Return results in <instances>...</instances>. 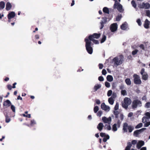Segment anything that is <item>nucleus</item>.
<instances>
[{"label": "nucleus", "instance_id": "f257e3e1", "mask_svg": "<svg viewBox=\"0 0 150 150\" xmlns=\"http://www.w3.org/2000/svg\"><path fill=\"white\" fill-rule=\"evenodd\" d=\"M123 61L124 57L122 55H119V58L116 57L112 59V61L114 62V65L116 67L122 64Z\"/></svg>", "mask_w": 150, "mask_h": 150}, {"label": "nucleus", "instance_id": "f03ea898", "mask_svg": "<svg viewBox=\"0 0 150 150\" xmlns=\"http://www.w3.org/2000/svg\"><path fill=\"white\" fill-rule=\"evenodd\" d=\"M85 41L86 42L85 47L87 52L89 54H91L93 52V48L91 47V42L87 38H85Z\"/></svg>", "mask_w": 150, "mask_h": 150}, {"label": "nucleus", "instance_id": "7ed1b4c3", "mask_svg": "<svg viewBox=\"0 0 150 150\" xmlns=\"http://www.w3.org/2000/svg\"><path fill=\"white\" fill-rule=\"evenodd\" d=\"M131 106L132 108L134 110L137 108L141 107L142 102L140 100L138 99L134 100L132 102Z\"/></svg>", "mask_w": 150, "mask_h": 150}, {"label": "nucleus", "instance_id": "20e7f679", "mask_svg": "<svg viewBox=\"0 0 150 150\" xmlns=\"http://www.w3.org/2000/svg\"><path fill=\"white\" fill-rule=\"evenodd\" d=\"M127 128L129 132H131L134 129L133 126L131 125H128V124L126 122L123 123V132H127Z\"/></svg>", "mask_w": 150, "mask_h": 150}, {"label": "nucleus", "instance_id": "39448f33", "mask_svg": "<svg viewBox=\"0 0 150 150\" xmlns=\"http://www.w3.org/2000/svg\"><path fill=\"white\" fill-rule=\"evenodd\" d=\"M131 100L130 98L125 97L124 99L123 102L122 103V106L123 108L127 110L128 106L131 104Z\"/></svg>", "mask_w": 150, "mask_h": 150}, {"label": "nucleus", "instance_id": "423d86ee", "mask_svg": "<svg viewBox=\"0 0 150 150\" xmlns=\"http://www.w3.org/2000/svg\"><path fill=\"white\" fill-rule=\"evenodd\" d=\"M113 8L114 9L117 8L120 12H122L123 11L122 5L117 1H115L113 6Z\"/></svg>", "mask_w": 150, "mask_h": 150}, {"label": "nucleus", "instance_id": "0eeeda50", "mask_svg": "<svg viewBox=\"0 0 150 150\" xmlns=\"http://www.w3.org/2000/svg\"><path fill=\"white\" fill-rule=\"evenodd\" d=\"M138 7L140 9H148L150 8V4L148 3L143 2L138 5Z\"/></svg>", "mask_w": 150, "mask_h": 150}, {"label": "nucleus", "instance_id": "6e6552de", "mask_svg": "<svg viewBox=\"0 0 150 150\" xmlns=\"http://www.w3.org/2000/svg\"><path fill=\"white\" fill-rule=\"evenodd\" d=\"M133 77L134 78V81L135 84L138 85L141 83V81L140 77L138 75L135 74L133 75Z\"/></svg>", "mask_w": 150, "mask_h": 150}, {"label": "nucleus", "instance_id": "1a4fd4ad", "mask_svg": "<svg viewBox=\"0 0 150 150\" xmlns=\"http://www.w3.org/2000/svg\"><path fill=\"white\" fill-rule=\"evenodd\" d=\"M146 129L145 128H143L139 129L135 131L133 133V135L135 137H138V135Z\"/></svg>", "mask_w": 150, "mask_h": 150}, {"label": "nucleus", "instance_id": "9d476101", "mask_svg": "<svg viewBox=\"0 0 150 150\" xmlns=\"http://www.w3.org/2000/svg\"><path fill=\"white\" fill-rule=\"evenodd\" d=\"M102 120L104 123L110 125L111 122L112 118L110 117L107 118L106 117L104 116L102 117Z\"/></svg>", "mask_w": 150, "mask_h": 150}, {"label": "nucleus", "instance_id": "9b49d317", "mask_svg": "<svg viewBox=\"0 0 150 150\" xmlns=\"http://www.w3.org/2000/svg\"><path fill=\"white\" fill-rule=\"evenodd\" d=\"M108 18L105 17H103L102 18V20L100 22V29H102L103 28L104 26V24H105L107 22V19Z\"/></svg>", "mask_w": 150, "mask_h": 150}, {"label": "nucleus", "instance_id": "f8f14e48", "mask_svg": "<svg viewBox=\"0 0 150 150\" xmlns=\"http://www.w3.org/2000/svg\"><path fill=\"white\" fill-rule=\"evenodd\" d=\"M100 33H94L92 35H89L88 36V39L89 40H92V39L94 38L98 39L100 37Z\"/></svg>", "mask_w": 150, "mask_h": 150}, {"label": "nucleus", "instance_id": "ddd939ff", "mask_svg": "<svg viewBox=\"0 0 150 150\" xmlns=\"http://www.w3.org/2000/svg\"><path fill=\"white\" fill-rule=\"evenodd\" d=\"M117 23H114L112 24L110 26V30L112 32H114L117 30Z\"/></svg>", "mask_w": 150, "mask_h": 150}, {"label": "nucleus", "instance_id": "4468645a", "mask_svg": "<svg viewBox=\"0 0 150 150\" xmlns=\"http://www.w3.org/2000/svg\"><path fill=\"white\" fill-rule=\"evenodd\" d=\"M101 108L106 112H108L110 110V107L109 106L106 105L104 103H102L101 105Z\"/></svg>", "mask_w": 150, "mask_h": 150}, {"label": "nucleus", "instance_id": "2eb2a0df", "mask_svg": "<svg viewBox=\"0 0 150 150\" xmlns=\"http://www.w3.org/2000/svg\"><path fill=\"white\" fill-rule=\"evenodd\" d=\"M120 119L121 120H120L119 119H118L117 122V123H116L117 125V127L118 128L120 127L122 121L124 119V115L123 114H120Z\"/></svg>", "mask_w": 150, "mask_h": 150}, {"label": "nucleus", "instance_id": "dca6fc26", "mask_svg": "<svg viewBox=\"0 0 150 150\" xmlns=\"http://www.w3.org/2000/svg\"><path fill=\"white\" fill-rule=\"evenodd\" d=\"M144 144V141L142 140L139 141L137 144V149H139Z\"/></svg>", "mask_w": 150, "mask_h": 150}, {"label": "nucleus", "instance_id": "f3484780", "mask_svg": "<svg viewBox=\"0 0 150 150\" xmlns=\"http://www.w3.org/2000/svg\"><path fill=\"white\" fill-rule=\"evenodd\" d=\"M15 16V13L13 11H11L9 13L8 15V19H11L14 18Z\"/></svg>", "mask_w": 150, "mask_h": 150}, {"label": "nucleus", "instance_id": "a211bd4d", "mask_svg": "<svg viewBox=\"0 0 150 150\" xmlns=\"http://www.w3.org/2000/svg\"><path fill=\"white\" fill-rule=\"evenodd\" d=\"M101 87V84H96L93 88V92H96L98 89H100Z\"/></svg>", "mask_w": 150, "mask_h": 150}, {"label": "nucleus", "instance_id": "6ab92c4d", "mask_svg": "<svg viewBox=\"0 0 150 150\" xmlns=\"http://www.w3.org/2000/svg\"><path fill=\"white\" fill-rule=\"evenodd\" d=\"M11 105V103L9 100H7L3 103V106H6L7 107H9Z\"/></svg>", "mask_w": 150, "mask_h": 150}, {"label": "nucleus", "instance_id": "aec40b11", "mask_svg": "<svg viewBox=\"0 0 150 150\" xmlns=\"http://www.w3.org/2000/svg\"><path fill=\"white\" fill-rule=\"evenodd\" d=\"M121 28L123 30H126L127 27V23L126 22H125L121 25Z\"/></svg>", "mask_w": 150, "mask_h": 150}, {"label": "nucleus", "instance_id": "412c9836", "mask_svg": "<svg viewBox=\"0 0 150 150\" xmlns=\"http://www.w3.org/2000/svg\"><path fill=\"white\" fill-rule=\"evenodd\" d=\"M149 21L147 19H146L144 24V27L145 28L148 29L149 28Z\"/></svg>", "mask_w": 150, "mask_h": 150}, {"label": "nucleus", "instance_id": "4be33fe9", "mask_svg": "<svg viewBox=\"0 0 150 150\" xmlns=\"http://www.w3.org/2000/svg\"><path fill=\"white\" fill-rule=\"evenodd\" d=\"M104 126L103 123L102 122H100L97 125V128L100 131H101L102 130Z\"/></svg>", "mask_w": 150, "mask_h": 150}, {"label": "nucleus", "instance_id": "5701e85b", "mask_svg": "<svg viewBox=\"0 0 150 150\" xmlns=\"http://www.w3.org/2000/svg\"><path fill=\"white\" fill-rule=\"evenodd\" d=\"M12 7V5L9 2H7L6 4V9L7 11L10 10Z\"/></svg>", "mask_w": 150, "mask_h": 150}, {"label": "nucleus", "instance_id": "b1692460", "mask_svg": "<svg viewBox=\"0 0 150 150\" xmlns=\"http://www.w3.org/2000/svg\"><path fill=\"white\" fill-rule=\"evenodd\" d=\"M114 98L113 96V95L110 97L108 98V101L109 103L111 105H113L114 103V100L113 98Z\"/></svg>", "mask_w": 150, "mask_h": 150}, {"label": "nucleus", "instance_id": "393cba45", "mask_svg": "<svg viewBox=\"0 0 150 150\" xmlns=\"http://www.w3.org/2000/svg\"><path fill=\"white\" fill-rule=\"evenodd\" d=\"M117 126L116 123L114 124L112 126V130L113 132H116L117 130Z\"/></svg>", "mask_w": 150, "mask_h": 150}, {"label": "nucleus", "instance_id": "a878e982", "mask_svg": "<svg viewBox=\"0 0 150 150\" xmlns=\"http://www.w3.org/2000/svg\"><path fill=\"white\" fill-rule=\"evenodd\" d=\"M132 146L131 143L130 142H128L127 145L126 147L125 150H130L131 147Z\"/></svg>", "mask_w": 150, "mask_h": 150}, {"label": "nucleus", "instance_id": "bb28decb", "mask_svg": "<svg viewBox=\"0 0 150 150\" xmlns=\"http://www.w3.org/2000/svg\"><path fill=\"white\" fill-rule=\"evenodd\" d=\"M106 79L109 82L112 81L113 79L112 76L110 75H108L107 76Z\"/></svg>", "mask_w": 150, "mask_h": 150}, {"label": "nucleus", "instance_id": "cd10ccee", "mask_svg": "<svg viewBox=\"0 0 150 150\" xmlns=\"http://www.w3.org/2000/svg\"><path fill=\"white\" fill-rule=\"evenodd\" d=\"M104 13L109 14V8L107 7H104L103 9Z\"/></svg>", "mask_w": 150, "mask_h": 150}, {"label": "nucleus", "instance_id": "c85d7f7f", "mask_svg": "<svg viewBox=\"0 0 150 150\" xmlns=\"http://www.w3.org/2000/svg\"><path fill=\"white\" fill-rule=\"evenodd\" d=\"M5 6V3L3 1L0 2V10L4 9Z\"/></svg>", "mask_w": 150, "mask_h": 150}, {"label": "nucleus", "instance_id": "c756f323", "mask_svg": "<svg viewBox=\"0 0 150 150\" xmlns=\"http://www.w3.org/2000/svg\"><path fill=\"white\" fill-rule=\"evenodd\" d=\"M4 115L6 118L5 121L6 123H9L11 120V119L9 117L7 114H5Z\"/></svg>", "mask_w": 150, "mask_h": 150}, {"label": "nucleus", "instance_id": "7c9ffc66", "mask_svg": "<svg viewBox=\"0 0 150 150\" xmlns=\"http://www.w3.org/2000/svg\"><path fill=\"white\" fill-rule=\"evenodd\" d=\"M142 77L143 79L146 80L148 78V75L147 73H144V74L142 75Z\"/></svg>", "mask_w": 150, "mask_h": 150}, {"label": "nucleus", "instance_id": "2f4dec72", "mask_svg": "<svg viewBox=\"0 0 150 150\" xmlns=\"http://www.w3.org/2000/svg\"><path fill=\"white\" fill-rule=\"evenodd\" d=\"M113 113L115 115V118H118V115L120 113V112L118 111H114Z\"/></svg>", "mask_w": 150, "mask_h": 150}, {"label": "nucleus", "instance_id": "473e14b6", "mask_svg": "<svg viewBox=\"0 0 150 150\" xmlns=\"http://www.w3.org/2000/svg\"><path fill=\"white\" fill-rule=\"evenodd\" d=\"M104 127L105 129H107L108 130H110L111 129V127L110 125H105L104 126Z\"/></svg>", "mask_w": 150, "mask_h": 150}, {"label": "nucleus", "instance_id": "72a5a7b5", "mask_svg": "<svg viewBox=\"0 0 150 150\" xmlns=\"http://www.w3.org/2000/svg\"><path fill=\"white\" fill-rule=\"evenodd\" d=\"M106 36L104 35H103L102 38L100 41V43H102L104 42L106 40Z\"/></svg>", "mask_w": 150, "mask_h": 150}, {"label": "nucleus", "instance_id": "f704fd0d", "mask_svg": "<svg viewBox=\"0 0 150 150\" xmlns=\"http://www.w3.org/2000/svg\"><path fill=\"white\" fill-rule=\"evenodd\" d=\"M125 82L128 85H129L131 84V81L129 79H126L125 80Z\"/></svg>", "mask_w": 150, "mask_h": 150}, {"label": "nucleus", "instance_id": "c9c22d12", "mask_svg": "<svg viewBox=\"0 0 150 150\" xmlns=\"http://www.w3.org/2000/svg\"><path fill=\"white\" fill-rule=\"evenodd\" d=\"M106 136L104 137L103 139V141L104 142H106L108 139L110 138V136L109 135L107 134Z\"/></svg>", "mask_w": 150, "mask_h": 150}, {"label": "nucleus", "instance_id": "e433bc0d", "mask_svg": "<svg viewBox=\"0 0 150 150\" xmlns=\"http://www.w3.org/2000/svg\"><path fill=\"white\" fill-rule=\"evenodd\" d=\"M143 124L142 123H140L138 124L135 127V128L136 129H139L142 127Z\"/></svg>", "mask_w": 150, "mask_h": 150}, {"label": "nucleus", "instance_id": "4c0bfd02", "mask_svg": "<svg viewBox=\"0 0 150 150\" xmlns=\"http://www.w3.org/2000/svg\"><path fill=\"white\" fill-rule=\"evenodd\" d=\"M92 40H89L91 41H92L95 44H98L99 43V41H98V40H95L94 39H92Z\"/></svg>", "mask_w": 150, "mask_h": 150}, {"label": "nucleus", "instance_id": "58836bf2", "mask_svg": "<svg viewBox=\"0 0 150 150\" xmlns=\"http://www.w3.org/2000/svg\"><path fill=\"white\" fill-rule=\"evenodd\" d=\"M121 94L123 96L127 95V93L125 90H122L121 91Z\"/></svg>", "mask_w": 150, "mask_h": 150}, {"label": "nucleus", "instance_id": "ea45409f", "mask_svg": "<svg viewBox=\"0 0 150 150\" xmlns=\"http://www.w3.org/2000/svg\"><path fill=\"white\" fill-rule=\"evenodd\" d=\"M131 4L132 6L134 8H136V7L137 5L135 2V1L134 0H133L132 1Z\"/></svg>", "mask_w": 150, "mask_h": 150}, {"label": "nucleus", "instance_id": "a19ab883", "mask_svg": "<svg viewBox=\"0 0 150 150\" xmlns=\"http://www.w3.org/2000/svg\"><path fill=\"white\" fill-rule=\"evenodd\" d=\"M122 17L121 14L118 15L116 17V19L117 21H119L121 20Z\"/></svg>", "mask_w": 150, "mask_h": 150}, {"label": "nucleus", "instance_id": "79ce46f5", "mask_svg": "<svg viewBox=\"0 0 150 150\" xmlns=\"http://www.w3.org/2000/svg\"><path fill=\"white\" fill-rule=\"evenodd\" d=\"M147 117L144 116L142 119V121L143 123H145L147 121V120L148 119Z\"/></svg>", "mask_w": 150, "mask_h": 150}, {"label": "nucleus", "instance_id": "37998d69", "mask_svg": "<svg viewBox=\"0 0 150 150\" xmlns=\"http://www.w3.org/2000/svg\"><path fill=\"white\" fill-rule=\"evenodd\" d=\"M145 108H150V102H148L146 103L144 105Z\"/></svg>", "mask_w": 150, "mask_h": 150}, {"label": "nucleus", "instance_id": "c03bdc74", "mask_svg": "<svg viewBox=\"0 0 150 150\" xmlns=\"http://www.w3.org/2000/svg\"><path fill=\"white\" fill-rule=\"evenodd\" d=\"M146 15L150 18V11L149 10H146L145 11Z\"/></svg>", "mask_w": 150, "mask_h": 150}, {"label": "nucleus", "instance_id": "a18cd8bd", "mask_svg": "<svg viewBox=\"0 0 150 150\" xmlns=\"http://www.w3.org/2000/svg\"><path fill=\"white\" fill-rule=\"evenodd\" d=\"M94 111L95 113H96L99 110V108L98 106H95L94 108Z\"/></svg>", "mask_w": 150, "mask_h": 150}, {"label": "nucleus", "instance_id": "49530a36", "mask_svg": "<svg viewBox=\"0 0 150 150\" xmlns=\"http://www.w3.org/2000/svg\"><path fill=\"white\" fill-rule=\"evenodd\" d=\"M36 124V122L35 120H31L30 123V125L32 126Z\"/></svg>", "mask_w": 150, "mask_h": 150}, {"label": "nucleus", "instance_id": "de8ad7c7", "mask_svg": "<svg viewBox=\"0 0 150 150\" xmlns=\"http://www.w3.org/2000/svg\"><path fill=\"white\" fill-rule=\"evenodd\" d=\"M144 115H146L148 119H150V112H146Z\"/></svg>", "mask_w": 150, "mask_h": 150}, {"label": "nucleus", "instance_id": "09e8293b", "mask_svg": "<svg viewBox=\"0 0 150 150\" xmlns=\"http://www.w3.org/2000/svg\"><path fill=\"white\" fill-rule=\"evenodd\" d=\"M119 104L118 103H116V105L114 107V110L115 111H116L118 109Z\"/></svg>", "mask_w": 150, "mask_h": 150}, {"label": "nucleus", "instance_id": "8fccbe9b", "mask_svg": "<svg viewBox=\"0 0 150 150\" xmlns=\"http://www.w3.org/2000/svg\"><path fill=\"white\" fill-rule=\"evenodd\" d=\"M103 113V112L101 110H99L97 113V116L100 117Z\"/></svg>", "mask_w": 150, "mask_h": 150}, {"label": "nucleus", "instance_id": "3c124183", "mask_svg": "<svg viewBox=\"0 0 150 150\" xmlns=\"http://www.w3.org/2000/svg\"><path fill=\"white\" fill-rule=\"evenodd\" d=\"M150 125V121L144 123V126L145 127H148Z\"/></svg>", "mask_w": 150, "mask_h": 150}, {"label": "nucleus", "instance_id": "603ef678", "mask_svg": "<svg viewBox=\"0 0 150 150\" xmlns=\"http://www.w3.org/2000/svg\"><path fill=\"white\" fill-rule=\"evenodd\" d=\"M112 91L111 90H109L107 92V96H108L109 97L110 96L112 93Z\"/></svg>", "mask_w": 150, "mask_h": 150}, {"label": "nucleus", "instance_id": "864d4df0", "mask_svg": "<svg viewBox=\"0 0 150 150\" xmlns=\"http://www.w3.org/2000/svg\"><path fill=\"white\" fill-rule=\"evenodd\" d=\"M11 109L12 110V111L13 112H15V107L14 105H11Z\"/></svg>", "mask_w": 150, "mask_h": 150}, {"label": "nucleus", "instance_id": "5fc2aeb1", "mask_svg": "<svg viewBox=\"0 0 150 150\" xmlns=\"http://www.w3.org/2000/svg\"><path fill=\"white\" fill-rule=\"evenodd\" d=\"M105 85L107 88H109L110 87V83L107 81H106L105 82Z\"/></svg>", "mask_w": 150, "mask_h": 150}, {"label": "nucleus", "instance_id": "6e6d98bb", "mask_svg": "<svg viewBox=\"0 0 150 150\" xmlns=\"http://www.w3.org/2000/svg\"><path fill=\"white\" fill-rule=\"evenodd\" d=\"M137 22L139 26H141L142 25V22L140 19H137Z\"/></svg>", "mask_w": 150, "mask_h": 150}, {"label": "nucleus", "instance_id": "4d7b16f0", "mask_svg": "<svg viewBox=\"0 0 150 150\" xmlns=\"http://www.w3.org/2000/svg\"><path fill=\"white\" fill-rule=\"evenodd\" d=\"M98 80L100 81H104V79L103 76H100L98 78Z\"/></svg>", "mask_w": 150, "mask_h": 150}, {"label": "nucleus", "instance_id": "13d9d810", "mask_svg": "<svg viewBox=\"0 0 150 150\" xmlns=\"http://www.w3.org/2000/svg\"><path fill=\"white\" fill-rule=\"evenodd\" d=\"M138 51V50H134L132 52V54L133 55H135L137 54V52Z\"/></svg>", "mask_w": 150, "mask_h": 150}, {"label": "nucleus", "instance_id": "bf43d9fd", "mask_svg": "<svg viewBox=\"0 0 150 150\" xmlns=\"http://www.w3.org/2000/svg\"><path fill=\"white\" fill-rule=\"evenodd\" d=\"M100 136L102 137H105L106 136V135H107V134H106L105 133H103V132L100 133Z\"/></svg>", "mask_w": 150, "mask_h": 150}, {"label": "nucleus", "instance_id": "052dcab7", "mask_svg": "<svg viewBox=\"0 0 150 150\" xmlns=\"http://www.w3.org/2000/svg\"><path fill=\"white\" fill-rule=\"evenodd\" d=\"M102 73L103 75H105L107 73L105 69H104L102 70Z\"/></svg>", "mask_w": 150, "mask_h": 150}, {"label": "nucleus", "instance_id": "680f3d73", "mask_svg": "<svg viewBox=\"0 0 150 150\" xmlns=\"http://www.w3.org/2000/svg\"><path fill=\"white\" fill-rule=\"evenodd\" d=\"M98 66L99 67V69H103V64L101 63H100L98 64Z\"/></svg>", "mask_w": 150, "mask_h": 150}, {"label": "nucleus", "instance_id": "e2e57ef3", "mask_svg": "<svg viewBox=\"0 0 150 150\" xmlns=\"http://www.w3.org/2000/svg\"><path fill=\"white\" fill-rule=\"evenodd\" d=\"M7 87L8 89L9 90H11L12 89V86L11 85H10V84L8 85L7 86Z\"/></svg>", "mask_w": 150, "mask_h": 150}, {"label": "nucleus", "instance_id": "0e129e2a", "mask_svg": "<svg viewBox=\"0 0 150 150\" xmlns=\"http://www.w3.org/2000/svg\"><path fill=\"white\" fill-rule=\"evenodd\" d=\"M137 141L136 140H134L132 141L131 144H132L135 145L137 143Z\"/></svg>", "mask_w": 150, "mask_h": 150}, {"label": "nucleus", "instance_id": "69168bd1", "mask_svg": "<svg viewBox=\"0 0 150 150\" xmlns=\"http://www.w3.org/2000/svg\"><path fill=\"white\" fill-rule=\"evenodd\" d=\"M140 48L141 49H142L143 50H145V47L144 45L143 44H141L139 46Z\"/></svg>", "mask_w": 150, "mask_h": 150}, {"label": "nucleus", "instance_id": "338daca9", "mask_svg": "<svg viewBox=\"0 0 150 150\" xmlns=\"http://www.w3.org/2000/svg\"><path fill=\"white\" fill-rule=\"evenodd\" d=\"M144 73H146L145 72L144 69V68L142 69L140 72L141 74L142 75L144 74Z\"/></svg>", "mask_w": 150, "mask_h": 150}, {"label": "nucleus", "instance_id": "774afa93", "mask_svg": "<svg viewBox=\"0 0 150 150\" xmlns=\"http://www.w3.org/2000/svg\"><path fill=\"white\" fill-rule=\"evenodd\" d=\"M133 115V113L132 112H130L128 113V117H130Z\"/></svg>", "mask_w": 150, "mask_h": 150}]
</instances>
